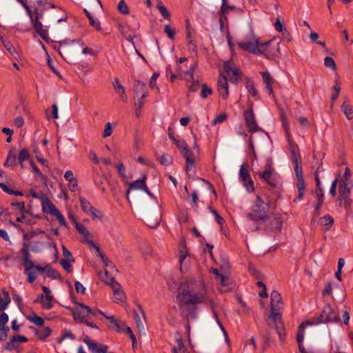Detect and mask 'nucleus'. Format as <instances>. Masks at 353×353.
Instances as JSON below:
<instances>
[{
	"label": "nucleus",
	"instance_id": "obj_41",
	"mask_svg": "<svg viewBox=\"0 0 353 353\" xmlns=\"http://www.w3.org/2000/svg\"><path fill=\"white\" fill-rule=\"evenodd\" d=\"M341 109L348 120L353 119V109L345 101L341 105Z\"/></svg>",
	"mask_w": 353,
	"mask_h": 353
},
{
	"label": "nucleus",
	"instance_id": "obj_50",
	"mask_svg": "<svg viewBox=\"0 0 353 353\" xmlns=\"http://www.w3.org/2000/svg\"><path fill=\"white\" fill-rule=\"evenodd\" d=\"M275 30L279 32H288L283 26V23L281 21L280 17H277L276 22L274 24Z\"/></svg>",
	"mask_w": 353,
	"mask_h": 353
},
{
	"label": "nucleus",
	"instance_id": "obj_39",
	"mask_svg": "<svg viewBox=\"0 0 353 353\" xmlns=\"http://www.w3.org/2000/svg\"><path fill=\"white\" fill-rule=\"evenodd\" d=\"M219 290L221 292H226L232 290L228 279L226 276H221L219 279Z\"/></svg>",
	"mask_w": 353,
	"mask_h": 353
},
{
	"label": "nucleus",
	"instance_id": "obj_27",
	"mask_svg": "<svg viewBox=\"0 0 353 353\" xmlns=\"http://www.w3.org/2000/svg\"><path fill=\"white\" fill-rule=\"evenodd\" d=\"M37 339L40 341H44L52 334V330L50 327H44L41 329L32 328Z\"/></svg>",
	"mask_w": 353,
	"mask_h": 353
},
{
	"label": "nucleus",
	"instance_id": "obj_22",
	"mask_svg": "<svg viewBox=\"0 0 353 353\" xmlns=\"http://www.w3.org/2000/svg\"><path fill=\"white\" fill-rule=\"evenodd\" d=\"M112 85L114 90L118 93L121 100L126 103L128 101V97L125 92V88L121 84L119 79L117 77L114 79Z\"/></svg>",
	"mask_w": 353,
	"mask_h": 353
},
{
	"label": "nucleus",
	"instance_id": "obj_35",
	"mask_svg": "<svg viewBox=\"0 0 353 353\" xmlns=\"http://www.w3.org/2000/svg\"><path fill=\"white\" fill-rule=\"evenodd\" d=\"M74 223L76 230L84 237V239L92 237V234L83 225L81 224L77 221H74Z\"/></svg>",
	"mask_w": 353,
	"mask_h": 353
},
{
	"label": "nucleus",
	"instance_id": "obj_8",
	"mask_svg": "<svg viewBox=\"0 0 353 353\" xmlns=\"http://www.w3.org/2000/svg\"><path fill=\"white\" fill-rule=\"evenodd\" d=\"M261 54H264L269 59H274L280 55L279 43L274 39L261 43Z\"/></svg>",
	"mask_w": 353,
	"mask_h": 353
},
{
	"label": "nucleus",
	"instance_id": "obj_53",
	"mask_svg": "<svg viewBox=\"0 0 353 353\" xmlns=\"http://www.w3.org/2000/svg\"><path fill=\"white\" fill-rule=\"evenodd\" d=\"M352 172L348 167L345 168V171L343 176L340 179V182H352L351 180Z\"/></svg>",
	"mask_w": 353,
	"mask_h": 353
},
{
	"label": "nucleus",
	"instance_id": "obj_24",
	"mask_svg": "<svg viewBox=\"0 0 353 353\" xmlns=\"http://www.w3.org/2000/svg\"><path fill=\"white\" fill-rule=\"evenodd\" d=\"M28 341V339L24 336L17 335L13 336L6 346V349L8 350H12L18 347V343H25Z\"/></svg>",
	"mask_w": 353,
	"mask_h": 353
},
{
	"label": "nucleus",
	"instance_id": "obj_15",
	"mask_svg": "<svg viewBox=\"0 0 353 353\" xmlns=\"http://www.w3.org/2000/svg\"><path fill=\"white\" fill-rule=\"evenodd\" d=\"M217 90L219 95L226 99L229 95V85L225 75L220 74L218 77Z\"/></svg>",
	"mask_w": 353,
	"mask_h": 353
},
{
	"label": "nucleus",
	"instance_id": "obj_21",
	"mask_svg": "<svg viewBox=\"0 0 353 353\" xmlns=\"http://www.w3.org/2000/svg\"><path fill=\"white\" fill-rule=\"evenodd\" d=\"M65 179L68 182V188L72 192H75L78 187V180L74 176L73 172L70 170H67L64 174Z\"/></svg>",
	"mask_w": 353,
	"mask_h": 353
},
{
	"label": "nucleus",
	"instance_id": "obj_18",
	"mask_svg": "<svg viewBox=\"0 0 353 353\" xmlns=\"http://www.w3.org/2000/svg\"><path fill=\"white\" fill-rule=\"evenodd\" d=\"M134 94L135 99H145L148 96L147 88L145 83L137 80L134 85Z\"/></svg>",
	"mask_w": 353,
	"mask_h": 353
},
{
	"label": "nucleus",
	"instance_id": "obj_37",
	"mask_svg": "<svg viewBox=\"0 0 353 353\" xmlns=\"http://www.w3.org/2000/svg\"><path fill=\"white\" fill-rule=\"evenodd\" d=\"M79 199L81 210L85 214H88L94 207L85 197L80 196Z\"/></svg>",
	"mask_w": 353,
	"mask_h": 353
},
{
	"label": "nucleus",
	"instance_id": "obj_36",
	"mask_svg": "<svg viewBox=\"0 0 353 353\" xmlns=\"http://www.w3.org/2000/svg\"><path fill=\"white\" fill-rule=\"evenodd\" d=\"M10 302V298L8 292L3 291L0 295V311H4Z\"/></svg>",
	"mask_w": 353,
	"mask_h": 353
},
{
	"label": "nucleus",
	"instance_id": "obj_7",
	"mask_svg": "<svg viewBox=\"0 0 353 353\" xmlns=\"http://www.w3.org/2000/svg\"><path fill=\"white\" fill-rule=\"evenodd\" d=\"M45 10L40 9L39 8H35L34 10L30 8V12H27L30 22L37 32V33L44 40H46L48 38V30L47 26H44L41 22V19L43 17V11Z\"/></svg>",
	"mask_w": 353,
	"mask_h": 353
},
{
	"label": "nucleus",
	"instance_id": "obj_14",
	"mask_svg": "<svg viewBox=\"0 0 353 353\" xmlns=\"http://www.w3.org/2000/svg\"><path fill=\"white\" fill-rule=\"evenodd\" d=\"M239 178L243 182L244 187L247 191L252 192L254 190V182L245 165L241 166L239 170Z\"/></svg>",
	"mask_w": 353,
	"mask_h": 353
},
{
	"label": "nucleus",
	"instance_id": "obj_33",
	"mask_svg": "<svg viewBox=\"0 0 353 353\" xmlns=\"http://www.w3.org/2000/svg\"><path fill=\"white\" fill-rule=\"evenodd\" d=\"M2 43L3 44L4 47L6 48V50L9 52V53L12 56V57L17 60L19 59V52L15 50L14 46L12 45V43L6 40V39H1Z\"/></svg>",
	"mask_w": 353,
	"mask_h": 353
},
{
	"label": "nucleus",
	"instance_id": "obj_9",
	"mask_svg": "<svg viewBox=\"0 0 353 353\" xmlns=\"http://www.w3.org/2000/svg\"><path fill=\"white\" fill-rule=\"evenodd\" d=\"M238 46L240 48L255 54H261V43H259L258 39L253 34H250L246 39L239 41Z\"/></svg>",
	"mask_w": 353,
	"mask_h": 353
},
{
	"label": "nucleus",
	"instance_id": "obj_23",
	"mask_svg": "<svg viewBox=\"0 0 353 353\" xmlns=\"http://www.w3.org/2000/svg\"><path fill=\"white\" fill-rule=\"evenodd\" d=\"M185 159V171L187 174L190 176L195 175V159L193 154L184 157Z\"/></svg>",
	"mask_w": 353,
	"mask_h": 353
},
{
	"label": "nucleus",
	"instance_id": "obj_25",
	"mask_svg": "<svg viewBox=\"0 0 353 353\" xmlns=\"http://www.w3.org/2000/svg\"><path fill=\"white\" fill-rule=\"evenodd\" d=\"M140 313L138 314L137 312H134V319L136 323L137 327L140 333H145V327L144 324L143 323L142 319H145V313L141 306H139Z\"/></svg>",
	"mask_w": 353,
	"mask_h": 353
},
{
	"label": "nucleus",
	"instance_id": "obj_40",
	"mask_svg": "<svg viewBox=\"0 0 353 353\" xmlns=\"http://www.w3.org/2000/svg\"><path fill=\"white\" fill-rule=\"evenodd\" d=\"M100 279L101 281L110 285L111 288L114 285V283H117L114 279L111 276L106 270L103 274H100Z\"/></svg>",
	"mask_w": 353,
	"mask_h": 353
},
{
	"label": "nucleus",
	"instance_id": "obj_44",
	"mask_svg": "<svg viewBox=\"0 0 353 353\" xmlns=\"http://www.w3.org/2000/svg\"><path fill=\"white\" fill-rule=\"evenodd\" d=\"M245 88L248 92L255 99H259V94L255 86L252 81H247L245 83Z\"/></svg>",
	"mask_w": 353,
	"mask_h": 353
},
{
	"label": "nucleus",
	"instance_id": "obj_6",
	"mask_svg": "<svg viewBox=\"0 0 353 353\" xmlns=\"http://www.w3.org/2000/svg\"><path fill=\"white\" fill-rule=\"evenodd\" d=\"M269 203L260 196H256V201L251 211L247 214L248 219L252 221H264L268 218Z\"/></svg>",
	"mask_w": 353,
	"mask_h": 353
},
{
	"label": "nucleus",
	"instance_id": "obj_32",
	"mask_svg": "<svg viewBox=\"0 0 353 353\" xmlns=\"http://www.w3.org/2000/svg\"><path fill=\"white\" fill-rule=\"evenodd\" d=\"M174 143L176 144L178 149L180 150L183 157H185L192 154L190 151H189L188 146L184 140H174Z\"/></svg>",
	"mask_w": 353,
	"mask_h": 353
},
{
	"label": "nucleus",
	"instance_id": "obj_31",
	"mask_svg": "<svg viewBox=\"0 0 353 353\" xmlns=\"http://www.w3.org/2000/svg\"><path fill=\"white\" fill-rule=\"evenodd\" d=\"M186 41L190 50L196 51V45L192 36V31L188 20H186Z\"/></svg>",
	"mask_w": 353,
	"mask_h": 353
},
{
	"label": "nucleus",
	"instance_id": "obj_20",
	"mask_svg": "<svg viewBox=\"0 0 353 353\" xmlns=\"http://www.w3.org/2000/svg\"><path fill=\"white\" fill-rule=\"evenodd\" d=\"M146 179L147 176L144 174L141 176V179L130 183L129 189L127 191V194H128L131 190H143L147 185Z\"/></svg>",
	"mask_w": 353,
	"mask_h": 353
},
{
	"label": "nucleus",
	"instance_id": "obj_64",
	"mask_svg": "<svg viewBox=\"0 0 353 353\" xmlns=\"http://www.w3.org/2000/svg\"><path fill=\"white\" fill-rule=\"evenodd\" d=\"M89 23L91 26L95 28L97 31H100L101 30L100 21L98 19H94L93 17H90Z\"/></svg>",
	"mask_w": 353,
	"mask_h": 353
},
{
	"label": "nucleus",
	"instance_id": "obj_30",
	"mask_svg": "<svg viewBox=\"0 0 353 353\" xmlns=\"http://www.w3.org/2000/svg\"><path fill=\"white\" fill-rule=\"evenodd\" d=\"M261 74L263 78V81L265 84L266 89L268 91L269 94H273V89H272V82L273 79L268 72H262Z\"/></svg>",
	"mask_w": 353,
	"mask_h": 353
},
{
	"label": "nucleus",
	"instance_id": "obj_4",
	"mask_svg": "<svg viewBox=\"0 0 353 353\" xmlns=\"http://www.w3.org/2000/svg\"><path fill=\"white\" fill-rule=\"evenodd\" d=\"M339 321L340 317L337 312L330 305H325L319 316L313 318L310 321H306L302 323L299 326V330H302L304 332L305 327L307 326L316 325L326 323H339Z\"/></svg>",
	"mask_w": 353,
	"mask_h": 353
},
{
	"label": "nucleus",
	"instance_id": "obj_55",
	"mask_svg": "<svg viewBox=\"0 0 353 353\" xmlns=\"http://www.w3.org/2000/svg\"><path fill=\"white\" fill-rule=\"evenodd\" d=\"M143 99H135V113L137 117H139L141 115V108L143 105Z\"/></svg>",
	"mask_w": 353,
	"mask_h": 353
},
{
	"label": "nucleus",
	"instance_id": "obj_29",
	"mask_svg": "<svg viewBox=\"0 0 353 353\" xmlns=\"http://www.w3.org/2000/svg\"><path fill=\"white\" fill-rule=\"evenodd\" d=\"M353 188L352 182H340L339 192L341 197L349 196L350 191Z\"/></svg>",
	"mask_w": 353,
	"mask_h": 353
},
{
	"label": "nucleus",
	"instance_id": "obj_49",
	"mask_svg": "<svg viewBox=\"0 0 353 353\" xmlns=\"http://www.w3.org/2000/svg\"><path fill=\"white\" fill-rule=\"evenodd\" d=\"M88 214L91 216L93 220H99L103 216V212L94 207L89 212Z\"/></svg>",
	"mask_w": 353,
	"mask_h": 353
},
{
	"label": "nucleus",
	"instance_id": "obj_63",
	"mask_svg": "<svg viewBox=\"0 0 353 353\" xmlns=\"http://www.w3.org/2000/svg\"><path fill=\"white\" fill-rule=\"evenodd\" d=\"M212 90L210 88L208 87L206 84L202 85V90L201 93V96L202 98L205 99L209 95L212 94Z\"/></svg>",
	"mask_w": 353,
	"mask_h": 353
},
{
	"label": "nucleus",
	"instance_id": "obj_56",
	"mask_svg": "<svg viewBox=\"0 0 353 353\" xmlns=\"http://www.w3.org/2000/svg\"><path fill=\"white\" fill-rule=\"evenodd\" d=\"M28 320L39 326H42L43 325L44 323V320L41 317L37 315L28 317Z\"/></svg>",
	"mask_w": 353,
	"mask_h": 353
},
{
	"label": "nucleus",
	"instance_id": "obj_28",
	"mask_svg": "<svg viewBox=\"0 0 353 353\" xmlns=\"http://www.w3.org/2000/svg\"><path fill=\"white\" fill-rule=\"evenodd\" d=\"M175 341L176 344L172 347V353H189L179 334L175 336Z\"/></svg>",
	"mask_w": 353,
	"mask_h": 353
},
{
	"label": "nucleus",
	"instance_id": "obj_54",
	"mask_svg": "<svg viewBox=\"0 0 353 353\" xmlns=\"http://www.w3.org/2000/svg\"><path fill=\"white\" fill-rule=\"evenodd\" d=\"M333 89H334V93L331 96V101H332L331 108H332L333 103L336 100V99L338 98V97L339 95L341 87L338 83H336L335 85H334Z\"/></svg>",
	"mask_w": 353,
	"mask_h": 353
},
{
	"label": "nucleus",
	"instance_id": "obj_11",
	"mask_svg": "<svg viewBox=\"0 0 353 353\" xmlns=\"http://www.w3.org/2000/svg\"><path fill=\"white\" fill-rule=\"evenodd\" d=\"M223 68L231 83L236 84L241 81V72L232 61L225 62Z\"/></svg>",
	"mask_w": 353,
	"mask_h": 353
},
{
	"label": "nucleus",
	"instance_id": "obj_2",
	"mask_svg": "<svg viewBox=\"0 0 353 353\" xmlns=\"http://www.w3.org/2000/svg\"><path fill=\"white\" fill-rule=\"evenodd\" d=\"M270 299V314L265 319V321L270 327H274L279 338L282 340L285 336V331L283 322L281 321V314L280 313L283 307L281 296L279 292L273 290L271 292Z\"/></svg>",
	"mask_w": 353,
	"mask_h": 353
},
{
	"label": "nucleus",
	"instance_id": "obj_17",
	"mask_svg": "<svg viewBox=\"0 0 353 353\" xmlns=\"http://www.w3.org/2000/svg\"><path fill=\"white\" fill-rule=\"evenodd\" d=\"M54 298L52 295L39 294L34 303H40L43 309L50 310L54 305Z\"/></svg>",
	"mask_w": 353,
	"mask_h": 353
},
{
	"label": "nucleus",
	"instance_id": "obj_52",
	"mask_svg": "<svg viewBox=\"0 0 353 353\" xmlns=\"http://www.w3.org/2000/svg\"><path fill=\"white\" fill-rule=\"evenodd\" d=\"M164 32L168 37L172 40L175 39V29L170 25H165L164 27Z\"/></svg>",
	"mask_w": 353,
	"mask_h": 353
},
{
	"label": "nucleus",
	"instance_id": "obj_47",
	"mask_svg": "<svg viewBox=\"0 0 353 353\" xmlns=\"http://www.w3.org/2000/svg\"><path fill=\"white\" fill-rule=\"evenodd\" d=\"M334 223V219L330 215H325L319 219V223L322 226H331Z\"/></svg>",
	"mask_w": 353,
	"mask_h": 353
},
{
	"label": "nucleus",
	"instance_id": "obj_51",
	"mask_svg": "<svg viewBox=\"0 0 353 353\" xmlns=\"http://www.w3.org/2000/svg\"><path fill=\"white\" fill-rule=\"evenodd\" d=\"M116 168L117 170L119 176L123 180H126L127 176H126V173H125V168L124 165L122 163H118L117 165H116Z\"/></svg>",
	"mask_w": 353,
	"mask_h": 353
},
{
	"label": "nucleus",
	"instance_id": "obj_19",
	"mask_svg": "<svg viewBox=\"0 0 353 353\" xmlns=\"http://www.w3.org/2000/svg\"><path fill=\"white\" fill-rule=\"evenodd\" d=\"M179 261L181 272L188 268L190 262V256L185 247L182 248L179 251Z\"/></svg>",
	"mask_w": 353,
	"mask_h": 353
},
{
	"label": "nucleus",
	"instance_id": "obj_38",
	"mask_svg": "<svg viewBox=\"0 0 353 353\" xmlns=\"http://www.w3.org/2000/svg\"><path fill=\"white\" fill-rule=\"evenodd\" d=\"M157 8L161 13V16L165 19H170V13L163 5L161 0H157Z\"/></svg>",
	"mask_w": 353,
	"mask_h": 353
},
{
	"label": "nucleus",
	"instance_id": "obj_3",
	"mask_svg": "<svg viewBox=\"0 0 353 353\" xmlns=\"http://www.w3.org/2000/svg\"><path fill=\"white\" fill-rule=\"evenodd\" d=\"M97 313L104 316L107 319L110 320L112 324L118 327L117 321L114 316H106L102 311L98 309H91L90 307L80 303L77 304L76 308L73 312V317L75 321L83 323L86 322L88 319L95 317Z\"/></svg>",
	"mask_w": 353,
	"mask_h": 353
},
{
	"label": "nucleus",
	"instance_id": "obj_16",
	"mask_svg": "<svg viewBox=\"0 0 353 353\" xmlns=\"http://www.w3.org/2000/svg\"><path fill=\"white\" fill-rule=\"evenodd\" d=\"M83 341L88 345L92 353H107L108 352V346L106 345L94 342L88 336H85Z\"/></svg>",
	"mask_w": 353,
	"mask_h": 353
},
{
	"label": "nucleus",
	"instance_id": "obj_43",
	"mask_svg": "<svg viewBox=\"0 0 353 353\" xmlns=\"http://www.w3.org/2000/svg\"><path fill=\"white\" fill-rule=\"evenodd\" d=\"M9 318L8 315L5 313L2 312L0 314V330L3 332H8L9 327L6 325L7 323L8 322Z\"/></svg>",
	"mask_w": 353,
	"mask_h": 353
},
{
	"label": "nucleus",
	"instance_id": "obj_13",
	"mask_svg": "<svg viewBox=\"0 0 353 353\" xmlns=\"http://www.w3.org/2000/svg\"><path fill=\"white\" fill-rule=\"evenodd\" d=\"M24 265V273L28 276V281L30 283H33L34 280L36 279V271L43 272H45L46 270V268L48 265H46L45 268L41 267L40 265H35L34 262L30 263V265L28 263L23 264Z\"/></svg>",
	"mask_w": 353,
	"mask_h": 353
},
{
	"label": "nucleus",
	"instance_id": "obj_26",
	"mask_svg": "<svg viewBox=\"0 0 353 353\" xmlns=\"http://www.w3.org/2000/svg\"><path fill=\"white\" fill-rule=\"evenodd\" d=\"M113 290V301L114 302H123L125 298L124 292L121 290L119 283H114L112 287Z\"/></svg>",
	"mask_w": 353,
	"mask_h": 353
},
{
	"label": "nucleus",
	"instance_id": "obj_60",
	"mask_svg": "<svg viewBox=\"0 0 353 353\" xmlns=\"http://www.w3.org/2000/svg\"><path fill=\"white\" fill-rule=\"evenodd\" d=\"M228 118V114L225 113H222L216 117V118L212 121V125H216L218 123H221L224 122Z\"/></svg>",
	"mask_w": 353,
	"mask_h": 353
},
{
	"label": "nucleus",
	"instance_id": "obj_61",
	"mask_svg": "<svg viewBox=\"0 0 353 353\" xmlns=\"http://www.w3.org/2000/svg\"><path fill=\"white\" fill-rule=\"evenodd\" d=\"M30 157L29 152L26 149H23L20 151L18 160L19 163L22 165L23 161L28 159Z\"/></svg>",
	"mask_w": 353,
	"mask_h": 353
},
{
	"label": "nucleus",
	"instance_id": "obj_42",
	"mask_svg": "<svg viewBox=\"0 0 353 353\" xmlns=\"http://www.w3.org/2000/svg\"><path fill=\"white\" fill-rule=\"evenodd\" d=\"M42 206L43 210H48V212L51 214H53L58 210L54 206V205L48 199H46L42 202Z\"/></svg>",
	"mask_w": 353,
	"mask_h": 353
},
{
	"label": "nucleus",
	"instance_id": "obj_45",
	"mask_svg": "<svg viewBox=\"0 0 353 353\" xmlns=\"http://www.w3.org/2000/svg\"><path fill=\"white\" fill-rule=\"evenodd\" d=\"M119 30L121 33L130 41L132 40V36L131 34H129V28L126 25L124 24H119Z\"/></svg>",
	"mask_w": 353,
	"mask_h": 353
},
{
	"label": "nucleus",
	"instance_id": "obj_62",
	"mask_svg": "<svg viewBox=\"0 0 353 353\" xmlns=\"http://www.w3.org/2000/svg\"><path fill=\"white\" fill-rule=\"evenodd\" d=\"M37 5L41 7L40 9L46 10L49 8H54L55 6L53 3H47L46 0H37Z\"/></svg>",
	"mask_w": 353,
	"mask_h": 353
},
{
	"label": "nucleus",
	"instance_id": "obj_48",
	"mask_svg": "<svg viewBox=\"0 0 353 353\" xmlns=\"http://www.w3.org/2000/svg\"><path fill=\"white\" fill-rule=\"evenodd\" d=\"M117 9H118L119 12L123 14H129L128 6L124 0L119 1L118 6H117Z\"/></svg>",
	"mask_w": 353,
	"mask_h": 353
},
{
	"label": "nucleus",
	"instance_id": "obj_1",
	"mask_svg": "<svg viewBox=\"0 0 353 353\" xmlns=\"http://www.w3.org/2000/svg\"><path fill=\"white\" fill-rule=\"evenodd\" d=\"M205 288L203 283L194 281L182 283L179 289L176 301L182 310H188L190 306L205 301Z\"/></svg>",
	"mask_w": 353,
	"mask_h": 353
},
{
	"label": "nucleus",
	"instance_id": "obj_59",
	"mask_svg": "<svg viewBox=\"0 0 353 353\" xmlns=\"http://www.w3.org/2000/svg\"><path fill=\"white\" fill-rule=\"evenodd\" d=\"M210 212L214 214L216 222L219 223V225H222L224 223L223 219L219 214L218 212L212 207H209Z\"/></svg>",
	"mask_w": 353,
	"mask_h": 353
},
{
	"label": "nucleus",
	"instance_id": "obj_12",
	"mask_svg": "<svg viewBox=\"0 0 353 353\" xmlns=\"http://www.w3.org/2000/svg\"><path fill=\"white\" fill-rule=\"evenodd\" d=\"M243 117L245 119L246 126L248 128L250 132L253 133L255 132L260 131L264 133V132L261 130V128H259L256 121L252 105L246 112H244Z\"/></svg>",
	"mask_w": 353,
	"mask_h": 353
},
{
	"label": "nucleus",
	"instance_id": "obj_5",
	"mask_svg": "<svg viewBox=\"0 0 353 353\" xmlns=\"http://www.w3.org/2000/svg\"><path fill=\"white\" fill-rule=\"evenodd\" d=\"M77 46L82 48L83 54H89L91 56L95 55L94 50L85 46V43L81 39L72 40L68 45H61L59 48V52L65 61L68 63H72L74 59L72 51Z\"/></svg>",
	"mask_w": 353,
	"mask_h": 353
},
{
	"label": "nucleus",
	"instance_id": "obj_57",
	"mask_svg": "<svg viewBox=\"0 0 353 353\" xmlns=\"http://www.w3.org/2000/svg\"><path fill=\"white\" fill-rule=\"evenodd\" d=\"M324 65L327 67L330 68L332 70H336V64L334 60L330 57H326L324 59Z\"/></svg>",
	"mask_w": 353,
	"mask_h": 353
},
{
	"label": "nucleus",
	"instance_id": "obj_58",
	"mask_svg": "<svg viewBox=\"0 0 353 353\" xmlns=\"http://www.w3.org/2000/svg\"><path fill=\"white\" fill-rule=\"evenodd\" d=\"M74 261H70L68 259H61L60 261V263L63 268L66 270L68 272H70L72 270V265L70 263L74 262Z\"/></svg>",
	"mask_w": 353,
	"mask_h": 353
},
{
	"label": "nucleus",
	"instance_id": "obj_46",
	"mask_svg": "<svg viewBox=\"0 0 353 353\" xmlns=\"http://www.w3.org/2000/svg\"><path fill=\"white\" fill-rule=\"evenodd\" d=\"M21 253L23 254V264L28 263V265L30 263L33 262L31 260V256L28 250V246L25 245L21 250Z\"/></svg>",
	"mask_w": 353,
	"mask_h": 353
},
{
	"label": "nucleus",
	"instance_id": "obj_10",
	"mask_svg": "<svg viewBox=\"0 0 353 353\" xmlns=\"http://www.w3.org/2000/svg\"><path fill=\"white\" fill-rule=\"evenodd\" d=\"M259 175L270 186L276 187L279 183V176L270 163L266 164L265 170L259 172Z\"/></svg>",
	"mask_w": 353,
	"mask_h": 353
},
{
	"label": "nucleus",
	"instance_id": "obj_34",
	"mask_svg": "<svg viewBox=\"0 0 353 353\" xmlns=\"http://www.w3.org/2000/svg\"><path fill=\"white\" fill-rule=\"evenodd\" d=\"M304 332L302 330H298L297 342L299 343V349L301 353H313L312 351H307L303 345Z\"/></svg>",
	"mask_w": 353,
	"mask_h": 353
}]
</instances>
